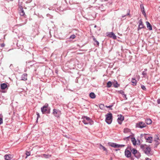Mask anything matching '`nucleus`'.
Listing matches in <instances>:
<instances>
[{
	"label": "nucleus",
	"instance_id": "f257e3e1",
	"mask_svg": "<svg viewBox=\"0 0 160 160\" xmlns=\"http://www.w3.org/2000/svg\"><path fill=\"white\" fill-rule=\"evenodd\" d=\"M105 117L106 122L108 124H110L111 123L112 120V114L111 112H110L108 114L106 115Z\"/></svg>",
	"mask_w": 160,
	"mask_h": 160
},
{
	"label": "nucleus",
	"instance_id": "f03ea898",
	"mask_svg": "<svg viewBox=\"0 0 160 160\" xmlns=\"http://www.w3.org/2000/svg\"><path fill=\"white\" fill-rule=\"evenodd\" d=\"M82 119V122L85 124H87L91 123L92 121L91 119L87 116H83Z\"/></svg>",
	"mask_w": 160,
	"mask_h": 160
},
{
	"label": "nucleus",
	"instance_id": "7ed1b4c3",
	"mask_svg": "<svg viewBox=\"0 0 160 160\" xmlns=\"http://www.w3.org/2000/svg\"><path fill=\"white\" fill-rule=\"evenodd\" d=\"M141 148L143 150L144 152L147 155H149L150 154L151 149L149 147H145L143 146H141Z\"/></svg>",
	"mask_w": 160,
	"mask_h": 160
},
{
	"label": "nucleus",
	"instance_id": "20e7f679",
	"mask_svg": "<svg viewBox=\"0 0 160 160\" xmlns=\"http://www.w3.org/2000/svg\"><path fill=\"white\" fill-rule=\"evenodd\" d=\"M52 113L56 117H59L61 114V111L59 110L54 109L53 110Z\"/></svg>",
	"mask_w": 160,
	"mask_h": 160
},
{
	"label": "nucleus",
	"instance_id": "39448f33",
	"mask_svg": "<svg viewBox=\"0 0 160 160\" xmlns=\"http://www.w3.org/2000/svg\"><path fill=\"white\" fill-rule=\"evenodd\" d=\"M109 145L112 147L114 148H118L123 147L125 145L123 144H118L114 143H109Z\"/></svg>",
	"mask_w": 160,
	"mask_h": 160
},
{
	"label": "nucleus",
	"instance_id": "423d86ee",
	"mask_svg": "<svg viewBox=\"0 0 160 160\" xmlns=\"http://www.w3.org/2000/svg\"><path fill=\"white\" fill-rule=\"evenodd\" d=\"M146 125L143 122H139L138 123H137L136 127L140 128H142L146 127Z\"/></svg>",
	"mask_w": 160,
	"mask_h": 160
},
{
	"label": "nucleus",
	"instance_id": "0eeeda50",
	"mask_svg": "<svg viewBox=\"0 0 160 160\" xmlns=\"http://www.w3.org/2000/svg\"><path fill=\"white\" fill-rule=\"evenodd\" d=\"M128 148H127L125 150V155L126 157L129 158L131 157V154L130 150H128Z\"/></svg>",
	"mask_w": 160,
	"mask_h": 160
},
{
	"label": "nucleus",
	"instance_id": "6e6552de",
	"mask_svg": "<svg viewBox=\"0 0 160 160\" xmlns=\"http://www.w3.org/2000/svg\"><path fill=\"white\" fill-rule=\"evenodd\" d=\"M48 104L46 103L45 105L41 108V110L42 113H44L48 109Z\"/></svg>",
	"mask_w": 160,
	"mask_h": 160
},
{
	"label": "nucleus",
	"instance_id": "1a4fd4ad",
	"mask_svg": "<svg viewBox=\"0 0 160 160\" xmlns=\"http://www.w3.org/2000/svg\"><path fill=\"white\" fill-rule=\"evenodd\" d=\"M124 119V117L122 115H120L117 119L119 124H121V122Z\"/></svg>",
	"mask_w": 160,
	"mask_h": 160
},
{
	"label": "nucleus",
	"instance_id": "9d476101",
	"mask_svg": "<svg viewBox=\"0 0 160 160\" xmlns=\"http://www.w3.org/2000/svg\"><path fill=\"white\" fill-rule=\"evenodd\" d=\"M139 26H138V30L141 29L142 28L144 27V25L142 24V20L140 19L139 21Z\"/></svg>",
	"mask_w": 160,
	"mask_h": 160
},
{
	"label": "nucleus",
	"instance_id": "9b49d317",
	"mask_svg": "<svg viewBox=\"0 0 160 160\" xmlns=\"http://www.w3.org/2000/svg\"><path fill=\"white\" fill-rule=\"evenodd\" d=\"M108 35L111 38H112L113 39H115L116 38V36L113 32H109L108 34Z\"/></svg>",
	"mask_w": 160,
	"mask_h": 160
},
{
	"label": "nucleus",
	"instance_id": "f8f14e48",
	"mask_svg": "<svg viewBox=\"0 0 160 160\" xmlns=\"http://www.w3.org/2000/svg\"><path fill=\"white\" fill-rule=\"evenodd\" d=\"M145 139L146 140V142L149 143H151L152 141V138L151 137H145Z\"/></svg>",
	"mask_w": 160,
	"mask_h": 160
},
{
	"label": "nucleus",
	"instance_id": "ddd939ff",
	"mask_svg": "<svg viewBox=\"0 0 160 160\" xmlns=\"http://www.w3.org/2000/svg\"><path fill=\"white\" fill-rule=\"evenodd\" d=\"M27 74H23L21 76V80L23 81L27 80Z\"/></svg>",
	"mask_w": 160,
	"mask_h": 160
},
{
	"label": "nucleus",
	"instance_id": "4468645a",
	"mask_svg": "<svg viewBox=\"0 0 160 160\" xmlns=\"http://www.w3.org/2000/svg\"><path fill=\"white\" fill-rule=\"evenodd\" d=\"M11 156V155L10 154H7L4 156V158L6 160H11L12 158Z\"/></svg>",
	"mask_w": 160,
	"mask_h": 160
},
{
	"label": "nucleus",
	"instance_id": "2eb2a0df",
	"mask_svg": "<svg viewBox=\"0 0 160 160\" xmlns=\"http://www.w3.org/2000/svg\"><path fill=\"white\" fill-rule=\"evenodd\" d=\"M7 87V85L5 83H3L1 84V88L2 89H4Z\"/></svg>",
	"mask_w": 160,
	"mask_h": 160
},
{
	"label": "nucleus",
	"instance_id": "dca6fc26",
	"mask_svg": "<svg viewBox=\"0 0 160 160\" xmlns=\"http://www.w3.org/2000/svg\"><path fill=\"white\" fill-rule=\"evenodd\" d=\"M99 148L100 149L103 150V151H105L107 153L108 152V150L107 149L101 144L100 145Z\"/></svg>",
	"mask_w": 160,
	"mask_h": 160
},
{
	"label": "nucleus",
	"instance_id": "f3484780",
	"mask_svg": "<svg viewBox=\"0 0 160 160\" xmlns=\"http://www.w3.org/2000/svg\"><path fill=\"white\" fill-rule=\"evenodd\" d=\"M140 7H141V10L142 12V14L144 16H146V14L145 11L144 10V8L143 6V5H141Z\"/></svg>",
	"mask_w": 160,
	"mask_h": 160
},
{
	"label": "nucleus",
	"instance_id": "a211bd4d",
	"mask_svg": "<svg viewBox=\"0 0 160 160\" xmlns=\"http://www.w3.org/2000/svg\"><path fill=\"white\" fill-rule=\"evenodd\" d=\"M146 24L147 28L150 30H152V27L151 25L150 24L149 22L147 21L146 22Z\"/></svg>",
	"mask_w": 160,
	"mask_h": 160
},
{
	"label": "nucleus",
	"instance_id": "6ab92c4d",
	"mask_svg": "<svg viewBox=\"0 0 160 160\" xmlns=\"http://www.w3.org/2000/svg\"><path fill=\"white\" fill-rule=\"evenodd\" d=\"M132 85L133 86H135L136 85L137 82L136 80L134 78H132L131 81Z\"/></svg>",
	"mask_w": 160,
	"mask_h": 160
},
{
	"label": "nucleus",
	"instance_id": "aec40b11",
	"mask_svg": "<svg viewBox=\"0 0 160 160\" xmlns=\"http://www.w3.org/2000/svg\"><path fill=\"white\" fill-rule=\"evenodd\" d=\"M89 96L91 98L94 99L96 96L94 93L92 92L89 94Z\"/></svg>",
	"mask_w": 160,
	"mask_h": 160
},
{
	"label": "nucleus",
	"instance_id": "412c9836",
	"mask_svg": "<svg viewBox=\"0 0 160 160\" xmlns=\"http://www.w3.org/2000/svg\"><path fill=\"white\" fill-rule=\"evenodd\" d=\"M145 122L148 125L152 123V121L151 119L148 118L146 120Z\"/></svg>",
	"mask_w": 160,
	"mask_h": 160
},
{
	"label": "nucleus",
	"instance_id": "4be33fe9",
	"mask_svg": "<svg viewBox=\"0 0 160 160\" xmlns=\"http://www.w3.org/2000/svg\"><path fill=\"white\" fill-rule=\"evenodd\" d=\"M93 40L94 42V44L95 45H97V46H98L99 45V42L97 40L94 38H93Z\"/></svg>",
	"mask_w": 160,
	"mask_h": 160
},
{
	"label": "nucleus",
	"instance_id": "5701e85b",
	"mask_svg": "<svg viewBox=\"0 0 160 160\" xmlns=\"http://www.w3.org/2000/svg\"><path fill=\"white\" fill-rule=\"evenodd\" d=\"M131 141L134 145H135L137 144L136 141L134 138H131Z\"/></svg>",
	"mask_w": 160,
	"mask_h": 160
},
{
	"label": "nucleus",
	"instance_id": "b1692460",
	"mask_svg": "<svg viewBox=\"0 0 160 160\" xmlns=\"http://www.w3.org/2000/svg\"><path fill=\"white\" fill-rule=\"evenodd\" d=\"M135 157L137 158H139L141 157L140 153L138 152L134 155Z\"/></svg>",
	"mask_w": 160,
	"mask_h": 160
},
{
	"label": "nucleus",
	"instance_id": "393cba45",
	"mask_svg": "<svg viewBox=\"0 0 160 160\" xmlns=\"http://www.w3.org/2000/svg\"><path fill=\"white\" fill-rule=\"evenodd\" d=\"M112 85V83L110 81L108 82L107 83V87L108 88L110 87Z\"/></svg>",
	"mask_w": 160,
	"mask_h": 160
},
{
	"label": "nucleus",
	"instance_id": "a878e982",
	"mask_svg": "<svg viewBox=\"0 0 160 160\" xmlns=\"http://www.w3.org/2000/svg\"><path fill=\"white\" fill-rule=\"evenodd\" d=\"M130 129L128 128H125L124 130V132L125 133H127L128 132H130Z\"/></svg>",
	"mask_w": 160,
	"mask_h": 160
},
{
	"label": "nucleus",
	"instance_id": "bb28decb",
	"mask_svg": "<svg viewBox=\"0 0 160 160\" xmlns=\"http://www.w3.org/2000/svg\"><path fill=\"white\" fill-rule=\"evenodd\" d=\"M132 153L134 155L138 152V151L134 148H132V150H131Z\"/></svg>",
	"mask_w": 160,
	"mask_h": 160
},
{
	"label": "nucleus",
	"instance_id": "cd10ccee",
	"mask_svg": "<svg viewBox=\"0 0 160 160\" xmlns=\"http://www.w3.org/2000/svg\"><path fill=\"white\" fill-rule=\"evenodd\" d=\"M42 157H44L46 158H48L49 157L51 156V155H46L45 154H43L42 155Z\"/></svg>",
	"mask_w": 160,
	"mask_h": 160
},
{
	"label": "nucleus",
	"instance_id": "c85d7f7f",
	"mask_svg": "<svg viewBox=\"0 0 160 160\" xmlns=\"http://www.w3.org/2000/svg\"><path fill=\"white\" fill-rule=\"evenodd\" d=\"M20 15L21 16H23L25 14V13L22 9L21 10V11L20 12Z\"/></svg>",
	"mask_w": 160,
	"mask_h": 160
},
{
	"label": "nucleus",
	"instance_id": "c756f323",
	"mask_svg": "<svg viewBox=\"0 0 160 160\" xmlns=\"http://www.w3.org/2000/svg\"><path fill=\"white\" fill-rule=\"evenodd\" d=\"M113 86L114 87L117 88L119 86V85L118 84V82H116L115 83L113 84Z\"/></svg>",
	"mask_w": 160,
	"mask_h": 160
},
{
	"label": "nucleus",
	"instance_id": "7c9ffc66",
	"mask_svg": "<svg viewBox=\"0 0 160 160\" xmlns=\"http://www.w3.org/2000/svg\"><path fill=\"white\" fill-rule=\"evenodd\" d=\"M159 139L158 138L157 136L154 138V141L156 142H158Z\"/></svg>",
	"mask_w": 160,
	"mask_h": 160
},
{
	"label": "nucleus",
	"instance_id": "2f4dec72",
	"mask_svg": "<svg viewBox=\"0 0 160 160\" xmlns=\"http://www.w3.org/2000/svg\"><path fill=\"white\" fill-rule=\"evenodd\" d=\"M142 74L143 76V77H145L147 75V73L146 72L143 71L142 72Z\"/></svg>",
	"mask_w": 160,
	"mask_h": 160
},
{
	"label": "nucleus",
	"instance_id": "473e14b6",
	"mask_svg": "<svg viewBox=\"0 0 160 160\" xmlns=\"http://www.w3.org/2000/svg\"><path fill=\"white\" fill-rule=\"evenodd\" d=\"M104 107V104H101L99 105V108L100 109H102Z\"/></svg>",
	"mask_w": 160,
	"mask_h": 160
},
{
	"label": "nucleus",
	"instance_id": "72a5a7b5",
	"mask_svg": "<svg viewBox=\"0 0 160 160\" xmlns=\"http://www.w3.org/2000/svg\"><path fill=\"white\" fill-rule=\"evenodd\" d=\"M129 13H130V11H129V10H128V12L127 13V14L126 15H122V18H124L126 16L129 15Z\"/></svg>",
	"mask_w": 160,
	"mask_h": 160
},
{
	"label": "nucleus",
	"instance_id": "f704fd0d",
	"mask_svg": "<svg viewBox=\"0 0 160 160\" xmlns=\"http://www.w3.org/2000/svg\"><path fill=\"white\" fill-rule=\"evenodd\" d=\"M141 88L143 90H145L146 89V88L145 87L144 85H142L141 86Z\"/></svg>",
	"mask_w": 160,
	"mask_h": 160
},
{
	"label": "nucleus",
	"instance_id": "c9c22d12",
	"mask_svg": "<svg viewBox=\"0 0 160 160\" xmlns=\"http://www.w3.org/2000/svg\"><path fill=\"white\" fill-rule=\"evenodd\" d=\"M75 35L74 34H73L70 37V38H72V39H74L75 38Z\"/></svg>",
	"mask_w": 160,
	"mask_h": 160
},
{
	"label": "nucleus",
	"instance_id": "e433bc0d",
	"mask_svg": "<svg viewBox=\"0 0 160 160\" xmlns=\"http://www.w3.org/2000/svg\"><path fill=\"white\" fill-rule=\"evenodd\" d=\"M119 92L121 93L122 95H123L124 94V92L122 90L119 91Z\"/></svg>",
	"mask_w": 160,
	"mask_h": 160
},
{
	"label": "nucleus",
	"instance_id": "4c0bfd02",
	"mask_svg": "<svg viewBox=\"0 0 160 160\" xmlns=\"http://www.w3.org/2000/svg\"><path fill=\"white\" fill-rule=\"evenodd\" d=\"M3 123V120L1 118H0V125L2 123Z\"/></svg>",
	"mask_w": 160,
	"mask_h": 160
},
{
	"label": "nucleus",
	"instance_id": "58836bf2",
	"mask_svg": "<svg viewBox=\"0 0 160 160\" xmlns=\"http://www.w3.org/2000/svg\"><path fill=\"white\" fill-rule=\"evenodd\" d=\"M112 106H113V105H110L109 106H106V107L108 108H112Z\"/></svg>",
	"mask_w": 160,
	"mask_h": 160
},
{
	"label": "nucleus",
	"instance_id": "ea45409f",
	"mask_svg": "<svg viewBox=\"0 0 160 160\" xmlns=\"http://www.w3.org/2000/svg\"><path fill=\"white\" fill-rule=\"evenodd\" d=\"M36 114L37 116V119H38L40 117V115L39 113L38 112H37Z\"/></svg>",
	"mask_w": 160,
	"mask_h": 160
},
{
	"label": "nucleus",
	"instance_id": "a19ab883",
	"mask_svg": "<svg viewBox=\"0 0 160 160\" xmlns=\"http://www.w3.org/2000/svg\"><path fill=\"white\" fill-rule=\"evenodd\" d=\"M26 154L27 156H29L30 155V153L29 152H27L26 153Z\"/></svg>",
	"mask_w": 160,
	"mask_h": 160
},
{
	"label": "nucleus",
	"instance_id": "79ce46f5",
	"mask_svg": "<svg viewBox=\"0 0 160 160\" xmlns=\"http://www.w3.org/2000/svg\"><path fill=\"white\" fill-rule=\"evenodd\" d=\"M124 98H125L126 99H127V98L126 97V95L124 94L123 95V96Z\"/></svg>",
	"mask_w": 160,
	"mask_h": 160
},
{
	"label": "nucleus",
	"instance_id": "37998d69",
	"mask_svg": "<svg viewBox=\"0 0 160 160\" xmlns=\"http://www.w3.org/2000/svg\"><path fill=\"white\" fill-rule=\"evenodd\" d=\"M157 102L158 104H160V99H158Z\"/></svg>",
	"mask_w": 160,
	"mask_h": 160
},
{
	"label": "nucleus",
	"instance_id": "c03bdc74",
	"mask_svg": "<svg viewBox=\"0 0 160 160\" xmlns=\"http://www.w3.org/2000/svg\"><path fill=\"white\" fill-rule=\"evenodd\" d=\"M145 160H151L150 159L148 158H146Z\"/></svg>",
	"mask_w": 160,
	"mask_h": 160
},
{
	"label": "nucleus",
	"instance_id": "a18cd8bd",
	"mask_svg": "<svg viewBox=\"0 0 160 160\" xmlns=\"http://www.w3.org/2000/svg\"><path fill=\"white\" fill-rule=\"evenodd\" d=\"M147 69H144V71L145 72H146V71H147Z\"/></svg>",
	"mask_w": 160,
	"mask_h": 160
},
{
	"label": "nucleus",
	"instance_id": "49530a36",
	"mask_svg": "<svg viewBox=\"0 0 160 160\" xmlns=\"http://www.w3.org/2000/svg\"><path fill=\"white\" fill-rule=\"evenodd\" d=\"M94 27H95V28L96 27V25H95V26H94Z\"/></svg>",
	"mask_w": 160,
	"mask_h": 160
}]
</instances>
